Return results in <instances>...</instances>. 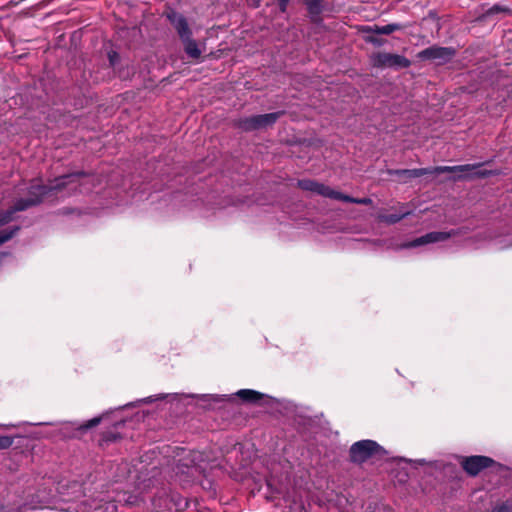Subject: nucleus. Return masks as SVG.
<instances>
[{"instance_id":"1","label":"nucleus","mask_w":512,"mask_h":512,"mask_svg":"<svg viewBox=\"0 0 512 512\" xmlns=\"http://www.w3.org/2000/svg\"><path fill=\"white\" fill-rule=\"evenodd\" d=\"M372 65L378 68H407L410 61L404 56L386 52H378L371 57Z\"/></svg>"},{"instance_id":"2","label":"nucleus","mask_w":512,"mask_h":512,"mask_svg":"<svg viewBox=\"0 0 512 512\" xmlns=\"http://www.w3.org/2000/svg\"><path fill=\"white\" fill-rule=\"evenodd\" d=\"M379 449V445L372 440H362L354 443L350 448V457L353 462L361 463L370 458Z\"/></svg>"},{"instance_id":"3","label":"nucleus","mask_w":512,"mask_h":512,"mask_svg":"<svg viewBox=\"0 0 512 512\" xmlns=\"http://www.w3.org/2000/svg\"><path fill=\"white\" fill-rule=\"evenodd\" d=\"M298 185L303 190L311 191L324 197H329L333 199H348L347 195H344L338 191L333 190L330 187H327L315 181L301 180L298 182Z\"/></svg>"},{"instance_id":"4","label":"nucleus","mask_w":512,"mask_h":512,"mask_svg":"<svg viewBox=\"0 0 512 512\" xmlns=\"http://www.w3.org/2000/svg\"><path fill=\"white\" fill-rule=\"evenodd\" d=\"M436 172L443 173V172H459L461 173L458 178H465V177H485L489 175V172L480 170V165H460V166H444V167H438L436 169Z\"/></svg>"},{"instance_id":"5","label":"nucleus","mask_w":512,"mask_h":512,"mask_svg":"<svg viewBox=\"0 0 512 512\" xmlns=\"http://www.w3.org/2000/svg\"><path fill=\"white\" fill-rule=\"evenodd\" d=\"M278 118V113H270L265 115H257L247 119H244L240 122L241 128L244 130H254L259 128H264L276 121Z\"/></svg>"},{"instance_id":"6","label":"nucleus","mask_w":512,"mask_h":512,"mask_svg":"<svg viewBox=\"0 0 512 512\" xmlns=\"http://www.w3.org/2000/svg\"><path fill=\"white\" fill-rule=\"evenodd\" d=\"M492 462V459L485 456H471L463 459L462 466L468 474L476 475L482 469L489 467Z\"/></svg>"},{"instance_id":"7","label":"nucleus","mask_w":512,"mask_h":512,"mask_svg":"<svg viewBox=\"0 0 512 512\" xmlns=\"http://www.w3.org/2000/svg\"><path fill=\"white\" fill-rule=\"evenodd\" d=\"M454 54L455 51L451 48L430 47L419 52L418 57L421 59L440 60V62H445L451 59Z\"/></svg>"},{"instance_id":"8","label":"nucleus","mask_w":512,"mask_h":512,"mask_svg":"<svg viewBox=\"0 0 512 512\" xmlns=\"http://www.w3.org/2000/svg\"><path fill=\"white\" fill-rule=\"evenodd\" d=\"M30 204V201H21L19 204L15 206L14 211H8L3 217L0 218V227L12 220V214L15 211H21L27 208ZM14 230H8V229H0V244L6 242L13 236Z\"/></svg>"},{"instance_id":"9","label":"nucleus","mask_w":512,"mask_h":512,"mask_svg":"<svg viewBox=\"0 0 512 512\" xmlns=\"http://www.w3.org/2000/svg\"><path fill=\"white\" fill-rule=\"evenodd\" d=\"M455 235L454 232H431L414 240L410 246H420L428 243L445 241Z\"/></svg>"},{"instance_id":"10","label":"nucleus","mask_w":512,"mask_h":512,"mask_svg":"<svg viewBox=\"0 0 512 512\" xmlns=\"http://www.w3.org/2000/svg\"><path fill=\"white\" fill-rule=\"evenodd\" d=\"M81 179H86V177L80 174L66 175L57 179L52 188L60 190L68 186H72L70 190H73L76 187L75 184L80 183Z\"/></svg>"},{"instance_id":"11","label":"nucleus","mask_w":512,"mask_h":512,"mask_svg":"<svg viewBox=\"0 0 512 512\" xmlns=\"http://www.w3.org/2000/svg\"><path fill=\"white\" fill-rule=\"evenodd\" d=\"M175 29L179 33L182 40L190 37L191 33L186 20L180 15H174L171 19Z\"/></svg>"},{"instance_id":"12","label":"nucleus","mask_w":512,"mask_h":512,"mask_svg":"<svg viewBox=\"0 0 512 512\" xmlns=\"http://www.w3.org/2000/svg\"><path fill=\"white\" fill-rule=\"evenodd\" d=\"M399 29L400 26L397 24H388L384 26L374 25L373 27H367L364 31L388 35Z\"/></svg>"},{"instance_id":"13","label":"nucleus","mask_w":512,"mask_h":512,"mask_svg":"<svg viewBox=\"0 0 512 512\" xmlns=\"http://www.w3.org/2000/svg\"><path fill=\"white\" fill-rule=\"evenodd\" d=\"M185 52L191 58H199L201 55V50L198 48V45L195 41H193L190 37L183 40Z\"/></svg>"},{"instance_id":"14","label":"nucleus","mask_w":512,"mask_h":512,"mask_svg":"<svg viewBox=\"0 0 512 512\" xmlns=\"http://www.w3.org/2000/svg\"><path fill=\"white\" fill-rule=\"evenodd\" d=\"M237 395L243 400L252 402L257 401L262 397V395L259 392L249 389L240 390L237 392Z\"/></svg>"},{"instance_id":"15","label":"nucleus","mask_w":512,"mask_h":512,"mask_svg":"<svg viewBox=\"0 0 512 512\" xmlns=\"http://www.w3.org/2000/svg\"><path fill=\"white\" fill-rule=\"evenodd\" d=\"M407 214L408 212L401 214H384L380 216V220L389 224H393L400 221Z\"/></svg>"},{"instance_id":"16","label":"nucleus","mask_w":512,"mask_h":512,"mask_svg":"<svg viewBox=\"0 0 512 512\" xmlns=\"http://www.w3.org/2000/svg\"><path fill=\"white\" fill-rule=\"evenodd\" d=\"M311 14L317 15L321 10L320 0H305Z\"/></svg>"},{"instance_id":"17","label":"nucleus","mask_w":512,"mask_h":512,"mask_svg":"<svg viewBox=\"0 0 512 512\" xmlns=\"http://www.w3.org/2000/svg\"><path fill=\"white\" fill-rule=\"evenodd\" d=\"M12 439L8 436H1L0 437V449H6L12 444Z\"/></svg>"},{"instance_id":"18","label":"nucleus","mask_w":512,"mask_h":512,"mask_svg":"<svg viewBox=\"0 0 512 512\" xmlns=\"http://www.w3.org/2000/svg\"><path fill=\"white\" fill-rule=\"evenodd\" d=\"M347 197H348V199H340V200L346 201V202L358 203V204H370L371 203V200L369 198L355 199V198H351L349 196H347Z\"/></svg>"},{"instance_id":"19","label":"nucleus","mask_w":512,"mask_h":512,"mask_svg":"<svg viewBox=\"0 0 512 512\" xmlns=\"http://www.w3.org/2000/svg\"><path fill=\"white\" fill-rule=\"evenodd\" d=\"M100 418L96 417V418H93L91 420H89L85 425H83L81 428L83 429H88V428H91V427H94L96 425H98L100 423Z\"/></svg>"},{"instance_id":"20","label":"nucleus","mask_w":512,"mask_h":512,"mask_svg":"<svg viewBox=\"0 0 512 512\" xmlns=\"http://www.w3.org/2000/svg\"><path fill=\"white\" fill-rule=\"evenodd\" d=\"M404 173H407L410 176L418 177V176H421L424 174V170H422V169L405 170Z\"/></svg>"},{"instance_id":"21","label":"nucleus","mask_w":512,"mask_h":512,"mask_svg":"<svg viewBox=\"0 0 512 512\" xmlns=\"http://www.w3.org/2000/svg\"><path fill=\"white\" fill-rule=\"evenodd\" d=\"M279 1V6H280V9L282 12H284L286 10V6L289 2V0H278Z\"/></svg>"},{"instance_id":"22","label":"nucleus","mask_w":512,"mask_h":512,"mask_svg":"<svg viewBox=\"0 0 512 512\" xmlns=\"http://www.w3.org/2000/svg\"><path fill=\"white\" fill-rule=\"evenodd\" d=\"M367 40L370 42H374V39H372V38H367Z\"/></svg>"}]
</instances>
